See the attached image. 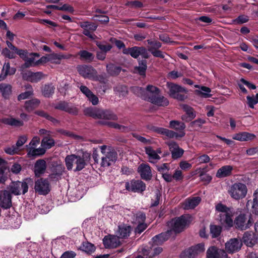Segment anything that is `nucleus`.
<instances>
[{
	"instance_id": "f257e3e1",
	"label": "nucleus",
	"mask_w": 258,
	"mask_h": 258,
	"mask_svg": "<svg viewBox=\"0 0 258 258\" xmlns=\"http://www.w3.org/2000/svg\"><path fill=\"white\" fill-rule=\"evenodd\" d=\"M91 159L90 154L87 152L83 153L82 155L71 154L67 155L65 158L66 167L69 170L73 169L74 165L76 168L74 171H80L84 168L89 163Z\"/></svg>"
},
{
	"instance_id": "f03ea898",
	"label": "nucleus",
	"mask_w": 258,
	"mask_h": 258,
	"mask_svg": "<svg viewBox=\"0 0 258 258\" xmlns=\"http://www.w3.org/2000/svg\"><path fill=\"white\" fill-rule=\"evenodd\" d=\"M218 220L223 225L231 227L233 225V217L234 212L230 208L221 204H218L215 207Z\"/></svg>"
},
{
	"instance_id": "7ed1b4c3",
	"label": "nucleus",
	"mask_w": 258,
	"mask_h": 258,
	"mask_svg": "<svg viewBox=\"0 0 258 258\" xmlns=\"http://www.w3.org/2000/svg\"><path fill=\"white\" fill-rule=\"evenodd\" d=\"M84 114L95 119L116 120L117 116L112 111L103 110L96 107H88L84 109Z\"/></svg>"
},
{
	"instance_id": "20e7f679",
	"label": "nucleus",
	"mask_w": 258,
	"mask_h": 258,
	"mask_svg": "<svg viewBox=\"0 0 258 258\" xmlns=\"http://www.w3.org/2000/svg\"><path fill=\"white\" fill-rule=\"evenodd\" d=\"M192 221L191 216L189 214H184L169 221L167 223V226L170 228V230L171 232L173 231L175 233H179L182 231Z\"/></svg>"
},
{
	"instance_id": "39448f33",
	"label": "nucleus",
	"mask_w": 258,
	"mask_h": 258,
	"mask_svg": "<svg viewBox=\"0 0 258 258\" xmlns=\"http://www.w3.org/2000/svg\"><path fill=\"white\" fill-rule=\"evenodd\" d=\"M100 149L103 156L101 157L100 165L103 167H107L115 163L117 158L116 151L106 145L100 147Z\"/></svg>"
},
{
	"instance_id": "423d86ee",
	"label": "nucleus",
	"mask_w": 258,
	"mask_h": 258,
	"mask_svg": "<svg viewBox=\"0 0 258 258\" xmlns=\"http://www.w3.org/2000/svg\"><path fill=\"white\" fill-rule=\"evenodd\" d=\"M166 86L171 97L179 101H183L187 98V91L185 88L171 82H167Z\"/></svg>"
},
{
	"instance_id": "0eeeda50",
	"label": "nucleus",
	"mask_w": 258,
	"mask_h": 258,
	"mask_svg": "<svg viewBox=\"0 0 258 258\" xmlns=\"http://www.w3.org/2000/svg\"><path fill=\"white\" fill-rule=\"evenodd\" d=\"M228 191L232 198L237 200L245 197L247 188L245 184L238 182L232 184Z\"/></svg>"
},
{
	"instance_id": "6e6552de",
	"label": "nucleus",
	"mask_w": 258,
	"mask_h": 258,
	"mask_svg": "<svg viewBox=\"0 0 258 258\" xmlns=\"http://www.w3.org/2000/svg\"><path fill=\"white\" fill-rule=\"evenodd\" d=\"M122 52L125 54H130L135 58H138L140 55L144 58H148L149 57L147 50L144 47L134 46L124 48Z\"/></svg>"
},
{
	"instance_id": "1a4fd4ad",
	"label": "nucleus",
	"mask_w": 258,
	"mask_h": 258,
	"mask_svg": "<svg viewBox=\"0 0 258 258\" xmlns=\"http://www.w3.org/2000/svg\"><path fill=\"white\" fill-rule=\"evenodd\" d=\"M77 70L79 74L85 78L91 80H97V72L91 66L86 64L80 65L77 67Z\"/></svg>"
},
{
	"instance_id": "9d476101",
	"label": "nucleus",
	"mask_w": 258,
	"mask_h": 258,
	"mask_svg": "<svg viewBox=\"0 0 258 258\" xmlns=\"http://www.w3.org/2000/svg\"><path fill=\"white\" fill-rule=\"evenodd\" d=\"M234 223L236 228L241 230H245L251 225L252 221L249 215L240 214L235 218Z\"/></svg>"
},
{
	"instance_id": "9b49d317",
	"label": "nucleus",
	"mask_w": 258,
	"mask_h": 258,
	"mask_svg": "<svg viewBox=\"0 0 258 258\" xmlns=\"http://www.w3.org/2000/svg\"><path fill=\"white\" fill-rule=\"evenodd\" d=\"M27 181H29V180L26 179L23 182L18 181L13 183L10 186L11 192L15 195H20L26 193L28 189Z\"/></svg>"
},
{
	"instance_id": "f8f14e48",
	"label": "nucleus",
	"mask_w": 258,
	"mask_h": 258,
	"mask_svg": "<svg viewBox=\"0 0 258 258\" xmlns=\"http://www.w3.org/2000/svg\"><path fill=\"white\" fill-rule=\"evenodd\" d=\"M204 250V244L200 243L184 251L181 254L180 257L181 258H195L196 255L203 252Z\"/></svg>"
},
{
	"instance_id": "ddd939ff",
	"label": "nucleus",
	"mask_w": 258,
	"mask_h": 258,
	"mask_svg": "<svg viewBox=\"0 0 258 258\" xmlns=\"http://www.w3.org/2000/svg\"><path fill=\"white\" fill-rule=\"evenodd\" d=\"M34 188L39 194L46 195L50 191L49 183L47 179L40 178L35 181Z\"/></svg>"
},
{
	"instance_id": "4468645a",
	"label": "nucleus",
	"mask_w": 258,
	"mask_h": 258,
	"mask_svg": "<svg viewBox=\"0 0 258 258\" xmlns=\"http://www.w3.org/2000/svg\"><path fill=\"white\" fill-rule=\"evenodd\" d=\"M80 26L83 29V34L89 37L92 39H95L96 36L92 34L91 33L95 31L97 28V26L95 24L86 21L81 22L80 23Z\"/></svg>"
},
{
	"instance_id": "2eb2a0df",
	"label": "nucleus",
	"mask_w": 258,
	"mask_h": 258,
	"mask_svg": "<svg viewBox=\"0 0 258 258\" xmlns=\"http://www.w3.org/2000/svg\"><path fill=\"white\" fill-rule=\"evenodd\" d=\"M145 100L159 106H166L169 104L168 99L159 94L154 96H148V97L145 98Z\"/></svg>"
},
{
	"instance_id": "dca6fc26",
	"label": "nucleus",
	"mask_w": 258,
	"mask_h": 258,
	"mask_svg": "<svg viewBox=\"0 0 258 258\" xmlns=\"http://www.w3.org/2000/svg\"><path fill=\"white\" fill-rule=\"evenodd\" d=\"M226 256L224 250L214 246L210 247L207 251V258H226Z\"/></svg>"
},
{
	"instance_id": "f3484780",
	"label": "nucleus",
	"mask_w": 258,
	"mask_h": 258,
	"mask_svg": "<svg viewBox=\"0 0 258 258\" xmlns=\"http://www.w3.org/2000/svg\"><path fill=\"white\" fill-rule=\"evenodd\" d=\"M138 171L142 179L149 180L151 179L152 174L150 166L145 163L140 165L138 168Z\"/></svg>"
},
{
	"instance_id": "a211bd4d",
	"label": "nucleus",
	"mask_w": 258,
	"mask_h": 258,
	"mask_svg": "<svg viewBox=\"0 0 258 258\" xmlns=\"http://www.w3.org/2000/svg\"><path fill=\"white\" fill-rule=\"evenodd\" d=\"M242 246V243L236 238L231 239L225 243V249L228 252L233 253L239 250Z\"/></svg>"
},
{
	"instance_id": "6ab92c4d",
	"label": "nucleus",
	"mask_w": 258,
	"mask_h": 258,
	"mask_svg": "<svg viewBox=\"0 0 258 258\" xmlns=\"http://www.w3.org/2000/svg\"><path fill=\"white\" fill-rule=\"evenodd\" d=\"M103 244L106 248H115L119 245L120 242L118 236H106L103 239Z\"/></svg>"
},
{
	"instance_id": "aec40b11",
	"label": "nucleus",
	"mask_w": 258,
	"mask_h": 258,
	"mask_svg": "<svg viewBox=\"0 0 258 258\" xmlns=\"http://www.w3.org/2000/svg\"><path fill=\"white\" fill-rule=\"evenodd\" d=\"M0 200V207L3 209H7L12 206V196L10 192L4 190L1 192Z\"/></svg>"
},
{
	"instance_id": "412c9836",
	"label": "nucleus",
	"mask_w": 258,
	"mask_h": 258,
	"mask_svg": "<svg viewBox=\"0 0 258 258\" xmlns=\"http://www.w3.org/2000/svg\"><path fill=\"white\" fill-rule=\"evenodd\" d=\"M126 188L134 192H142L145 190L146 184L141 180L132 181L130 184L127 183Z\"/></svg>"
},
{
	"instance_id": "4be33fe9",
	"label": "nucleus",
	"mask_w": 258,
	"mask_h": 258,
	"mask_svg": "<svg viewBox=\"0 0 258 258\" xmlns=\"http://www.w3.org/2000/svg\"><path fill=\"white\" fill-rule=\"evenodd\" d=\"M55 108L74 115H76L78 113V109L76 107L66 102H59L56 105Z\"/></svg>"
},
{
	"instance_id": "5701e85b",
	"label": "nucleus",
	"mask_w": 258,
	"mask_h": 258,
	"mask_svg": "<svg viewBox=\"0 0 258 258\" xmlns=\"http://www.w3.org/2000/svg\"><path fill=\"white\" fill-rule=\"evenodd\" d=\"M44 77V75L41 72L33 73L27 71L23 74V78L31 82L36 83L41 80Z\"/></svg>"
},
{
	"instance_id": "b1692460",
	"label": "nucleus",
	"mask_w": 258,
	"mask_h": 258,
	"mask_svg": "<svg viewBox=\"0 0 258 258\" xmlns=\"http://www.w3.org/2000/svg\"><path fill=\"white\" fill-rule=\"evenodd\" d=\"M169 150L172 154V157L176 159L180 158L183 154V150L180 148L177 143L171 142L168 143Z\"/></svg>"
},
{
	"instance_id": "393cba45",
	"label": "nucleus",
	"mask_w": 258,
	"mask_h": 258,
	"mask_svg": "<svg viewBox=\"0 0 258 258\" xmlns=\"http://www.w3.org/2000/svg\"><path fill=\"white\" fill-rule=\"evenodd\" d=\"M256 138L254 134L248 132H240L233 135L232 139L241 142H246L253 140Z\"/></svg>"
},
{
	"instance_id": "a878e982",
	"label": "nucleus",
	"mask_w": 258,
	"mask_h": 258,
	"mask_svg": "<svg viewBox=\"0 0 258 258\" xmlns=\"http://www.w3.org/2000/svg\"><path fill=\"white\" fill-rule=\"evenodd\" d=\"M99 124L102 125H107L108 126L117 129L119 131L123 132H127L131 130V128L129 126L120 125L117 123H114L111 121H108L106 120H102L98 121Z\"/></svg>"
},
{
	"instance_id": "bb28decb",
	"label": "nucleus",
	"mask_w": 258,
	"mask_h": 258,
	"mask_svg": "<svg viewBox=\"0 0 258 258\" xmlns=\"http://www.w3.org/2000/svg\"><path fill=\"white\" fill-rule=\"evenodd\" d=\"M162 251V248L161 247L159 246L155 247L153 245L152 247L144 248L142 250V253L144 256H147L150 258L159 254Z\"/></svg>"
},
{
	"instance_id": "cd10ccee",
	"label": "nucleus",
	"mask_w": 258,
	"mask_h": 258,
	"mask_svg": "<svg viewBox=\"0 0 258 258\" xmlns=\"http://www.w3.org/2000/svg\"><path fill=\"white\" fill-rule=\"evenodd\" d=\"M171 234V231L167 230L166 232L156 235L152 238V242L156 245L161 244L170 237Z\"/></svg>"
},
{
	"instance_id": "c85d7f7f",
	"label": "nucleus",
	"mask_w": 258,
	"mask_h": 258,
	"mask_svg": "<svg viewBox=\"0 0 258 258\" xmlns=\"http://www.w3.org/2000/svg\"><path fill=\"white\" fill-rule=\"evenodd\" d=\"M131 219H128L131 222L135 225H138L141 223L145 222L146 219V215L141 212H137L136 214L132 213L131 215Z\"/></svg>"
},
{
	"instance_id": "c756f323",
	"label": "nucleus",
	"mask_w": 258,
	"mask_h": 258,
	"mask_svg": "<svg viewBox=\"0 0 258 258\" xmlns=\"http://www.w3.org/2000/svg\"><path fill=\"white\" fill-rule=\"evenodd\" d=\"M145 149V152L148 156L149 161L150 163H155L160 159V156L151 147H146Z\"/></svg>"
},
{
	"instance_id": "7c9ffc66",
	"label": "nucleus",
	"mask_w": 258,
	"mask_h": 258,
	"mask_svg": "<svg viewBox=\"0 0 258 258\" xmlns=\"http://www.w3.org/2000/svg\"><path fill=\"white\" fill-rule=\"evenodd\" d=\"M243 242L247 246H252L256 242V238L252 232H246L242 237Z\"/></svg>"
},
{
	"instance_id": "2f4dec72",
	"label": "nucleus",
	"mask_w": 258,
	"mask_h": 258,
	"mask_svg": "<svg viewBox=\"0 0 258 258\" xmlns=\"http://www.w3.org/2000/svg\"><path fill=\"white\" fill-rule=\"evenodd\" d=\"M233 168L230 165H226L219 168L216 173V177L218 178H223L228 176L231 174Z\"/></svg>"
},
{
	"instance_id": "473e14b6",
	"label": "nucleus",
	"mask_w": 258,
	"mask_h": 258,
	"mask_svg": "<svg viewBox=\"0 0 258 258\" xmlns=\"http://www.w3.org/2000/svg\"><path fill=\"white\" fill-rule=\"evenodd\" d=\"M46 168V162L42 159L37 160L34 166V172L36 176H40L43 174Z\"/></svg>"
},
{
	"instance_id": "72a5a7b5",
	"label": "nucleus",
	"mask_w": 258,
	"mask_h": 258,
	"mask_svg": "<svg viewBox=\"0 0 258 258\" xmlns=\"http://www.w3.org/2000/svg\"><path fill=\"white\" fill-rule=\"evenodd\" d=\"M16 69L14 68H10L9 62H6L3 67L2 72L0 75V81L4 80L7 75H12L15 73Z\"/></svg>"
},
{
	"instance_id": "f704fd0d",
	"label": "nucleus",
	"mask_w": 258,
	"mask_h": 258,
	"mask_svg": "<svg viewBox=\"0 0 258 258\" xmlns=\"http://www.w3.org/2000/svg\"><path fill=\"white\" fill-rule=\"evenodd\" d=\"M201 198L199 197H193L187 199L184 203V209L188 210L195 208L201 202Z\"/></svg>"
},
{
	"instance_id": "c9c22d12",
	"label": "nucleus",
	"mask_w": 258,
	"mask_h": 258,
	"mask_svg": "<svg viewBox=\"0 0 258 258\" xmlns=\"http://www.w3.org/2000/svg\"><path fill=\"white\" fill-rule=\"evenodd\" d=\"M195 87L200 89V90H196L195 91L196 94L204 98H209L212 96V95L210 94L211 90L210 88L205 86H199V85H195Z\"/></svg>"
},
{
	"instance_id": "e433bc0d",
	"label": "nucleus",
	"mask_w": 258,
	"mask_h": 258,
	"mask_svg": "<svg viewBox=\"0 0 258 258\" xmlns=\"http://www.w3.org/2000/svg\"><path fill=\"white\" fill-rule=\"evenodd\" d=\"M131 231V227L130 226L122 225L118 226V237L119 238H125L129 236Z\"/></svg>"
},
{
	"instance_id": "4c0bfd02",
	"label": "nucleus",
	"mask_w": 258,
	"mask_h": 258,
	"mask_svg": "<svg viewBox=\"0 0 258 258\" xmlns=\"http://www.w3.org/2000/svg\"><path fill=\"white\" fill-rule=\"evenodd\" d=\"M34 56L39 57V55L38 53H31L29 57L27 56V58L25 60V62L24 64L22 66V68H27L37 65L36 63V61L35 59Z\"/></svg>"
},
{
	"instance_id": "58836bf2",
	"label": "nucleus",
	"mask_w": 258,
	"mask_h": 258,
	"mask_svg": "<svg viewBox=\"0 0 258 258\" xmlns=\"http://www.w3.org/2000/svg\"><path fill=\"white\" fill-rule=\"evenodd\" d=\"M40 101L37 99H33L25 102L24 107L28 112H31L37 107Z\"/></svg>"
},
{
	"instance_id": "ea45409f",
	"label": "nucleus",
	"mask_w": 258,
	"mask_h": 258,
	"mask_svg": "<svg viewBox=\"0 0 258 258\" xmlns=\"http://www.w3.org/2000/svg\"><path fill=\"white\" fill-rule=\"evenodd\" d=\"M115 94L119 97H124L127 95L128 90L127 87L123 85H118L114 89Z\"/></svg>"
},
{
	"instance_id": "a19ab883",
	"label": "nucleus",
	"mask_w": 258,
	"mask_h": 258,
	"mask_svg": "<svg viewBox=\"0 0 258 258\" xmlns=\"http://www.w3.org/2000/svg\"><path fill=\"white\" fill-rule=\"evenodd\" d=\"M0 92L5 98H8L12 92L11 86L4 83L0 84Z\"/></svg>"
},
{
	"instance_id": "79ce46f5",
	"label": "nucleus",
	"mask_w": 258,
	"mask_h": 258,
	"mask_svg": "<svg viewBox=\"0 0 258 258\" xmlns=\"http://www.w3.org/2000/svg\"><path fill=\"white\" fill-rule=\"evenodd\" d=\"M106 70L107 73L111 76L118 75L121 71V68L112 63L107 64Z\"/></svg>"
},
{
	"instance_id": "37998d69",
	"label": "nucleus",
	"mask_w": 258,
	"mask_h": 258,
	"mask_svg": "<svg viewBox=\"0 0 258 258\" xmlns=\"http://www.w3.org/2000/svg\"><path fill=\"white\" fill-rule=\"evenodd\" d=\"M2 121L5 124L15 126H20L23 124V121L13 118H4Z\"/></svg>"
},
{
	"instance_id": "c03bdc74",
	"label": "nucleus",
	"mask_w": 258,
	"mask_h": 258,
	"mask_svg": "<svg viewBox=\"0 0 258 258\" xmlns=\"http://www.w3.org/2000/svg\"><path fill=\"white\" fill-rule=\"evenodd\" d=\"M41 145L45 150L48 149L54 145V141L50 137L46 136L42 139Z\"/></svg>"
},
{
	"instance_id": "a18cd8bd",
	"label": "nucleus",
	"mask_w": 258,
	"mask_h": 258,
	"mask_svg": "<svg viewBox=\"0 0 258 258\" xmlns=\"http://www.w3.org/2000/svg\"><path fill=\"white\" fill-rule=\"evenodd\" d=\"M55 88L51 85H45L42 89V93L45 97H50L54 93Z\"/></svg>"
},
{
	"instance_id": "49530a36",
	"label": "nucleus",
	"mask_w": 258,
	"mask_h": 258,
	"mask_svg": "<svg viewBox=\"0 0 258 258\" xmlns=\"http://www.w3.org/2000/svg\"><path fill=\"white\" fill-rule=\"evenodd\" d=\"M155 131L159 134L164 135L170 138H174V137H177V134L176 133L166 128H164L162 127H157L155 129Z\"/></svg>"
},
{
	"instance_id": "de8ad7c7",
	"label": "nucleus",
	"mask_w": 258,
	"mask_h": 258,
	"mask_svg": "<svg viewBox=\"0 0 258 258\" xmlns=\"http://www.w3.org/2000/svg\"><path fill=\"white\" fill-rule=\"evenodd\" d=\"M132 90L136 95L141 97L145 100V98L148 97L147 95L145 89L138 86H134L132 88Z\"/></svg>"
},
{
	"instance_id": "09e8293b",
	"label": "nucleus",
	"mask_w": 258,
	"mask_h": 258,
	"mask_svg": "<svg viewBox=\"0 0 258 258\" xmlns=\"http://www.w3.org/2000/svg\"><path fill=\"white\" fill-rule=\"evenodd\" d=\"M45 152V150L43 148L34 149V148H31L27 153L28 157H35L44 154Z\"/></svg>"
},
{
	"instance_id": "8fccbe9b",
	"label": "nucleus",
	"mask_w": 258,
	"mask_h": 258,
	"mask_svg": "<svg viewBox=\"0 0 258 258\" xmlns=\"http://www.w3.org/2000/svg\"><path fill=\"white\" fill-rule=\"evenodd\" d=\"M147 61L146 60H140L139 62V66L135 68L140 75H145V72L147 70Z\"/></svg>"
},
{
	"instance_id": "3c124183",
	"label": "nucleus",
	"mask_w": 258,
	"mask_h": 258,
	"mask_svg": "<svg viewBox=\"0 0 258 258\" xmlns=\"http://www.w3.org/2000/svg\"><path fill=\"white\" fill-rule=\"evenodd\" d=\"M25 87L28 90L24 93H22L18 96V99L19 101L26 99L33 94V91L31 85H27L25 86Z\"/></svg>"
},
{
	"instance_id": "603ef678",
	"label": "nucleus",
	"mask_w": 258,
	"mask_h": 258,
	"mask_svg": "<svg viewBox=\"0 0 258 258\" xmlns=\"http://www.w3.org/2000/svg\"><path fill=\"white\" fill-rule=\"evenodd\" d=\"M251 208L252 213L258 215V188L253 193V199Z\"/></svg>"
},
{
	"instance_id": "864d4df0",
	"label": "nucleus",
	"mask_w": 258,
	"mask_h": 258,
	"mask_svg": "<svg viewBox=\"0 0 258 258\" xmlns=\"http://www.w3.org/2000/svg\"><path fill=\"white\" fill-rule=\"evenodd\" d=\"M79 55L80 56L81 59L88 62L92 61L94 59L93 54L87 50H81L79 52Z\"/></svg>"
},
{
	"instance_id": "5fc2aeb1",
	"label": "nucleus",
	"mask_w": 258,
	"mask_h": 258,
	"mask_svg": "<svg viewBox=\"0 0 258 258\" xmlns=\"http://www.w3.org/2000/svg\"><path fill=\"white\" fill-rule=\"evenodd\" d=\"M170 127L176 131H182L185 128V125L182 122L172 120L170 122Z\"/></svg>"
},
{
	"instance_id": "6e6d98bb",
	"label": "nucleus",
	"mask_w": 258,
	"mask_h": 258,
	"mask_svg": "<svg viewBox=\"0 0 258 258\" xmlns=\"http://www.w3.org/2000/svg\"><path fill=\"white\" fill-rule=\"evenodd\" d=\"M145 91L147 96L158 95L160 93V90L157 87L151 85H148Z\"/></svg>"
},
{
	"instance_id": "4d7b16f0",
	"label": "nucleus",
	"mask_w": 258,
	"mask_h": 258,
	"mask_svg": "<svg viewBox=\"0 0 258 258\" xmlns=\"http://www.w3.org/2000/svg\"><path fill=\"white\" fill-rule=\"evenodd\" d=\"M222 228L220 226L211 225L210 226V233L213 238L219 236L221 232Z\"/></svg>"
},
{
	"instance_id": "13d9d810",
	"label": "nucleus",
	"mask_w": 258,
	"mask_h": 258,
	"mask_svg": "<svg viewBox=\"0 0 258 258\" xmlns=\"http://www.w3.org/2000/svg\"><path fill=\"white\" fill-rule=\"evenodd\" d=\"M148 44L150 46L148 48V50L151 52L152 50H155L160 48L162 45L161 43L157 40H148Z\"/></svg>"
},
{
	"instance_id": "bf43d9fd",
	"label": "nucleus",
	"mask_w": 258,
	"mask_h": 258,
	"mask_svg": "<svg viewBox=\"0 0 258 258\" xmlns=\"http://www.w3.org/2000/svg\"><path fill=\"white\" fill-rule=\"evenodd\" d=\"M246 99L248 106L250 108H253L254 105L258 103V93L255 96H247Z\"/></svg>"
},
{
	"instance_id": "052dcab7",
	"label": "nucleus",
	"mask_w": 258,
	"mask_h": 258,
	"mask_svg": "<svg viewBox=\"0 0 258 258\" xmlns=\"http://www.w3.org/2000/svg\"><path fill=\"white\" fill-rule=\"evenodd\" d=\"M96 45L102 51L105 53L109 51L112 48V46L109 44L97 42Z\"/></svg>"
},
{
	"instance_id": "680f3d73",
	"label": "nucleus",
	"mask_w": 258,
	"mask_h": 258,
	"mask_svg": "<svg viewBox=\"0 0 258 258\" xmlns=\"http://www.w3.org/2000/svg\"><path fill=\"white\" fill-rule=\"evenodd\" d=\"M157 170L161 173L163 174L169 171L170 167L168 163H163L161 165L156 166Z\"/></svg>"
},
{
	"instance_id": "e2e57ef3",
	"label": "nucleus",
	"mask_w": 258,
	"mask_h": 258,
	"mask_svg": "<svg viewBox=\"0 0 258 258\" xmlns=\"http://www.w3.org/2000/svg\"><path fill=\"white\" fill-rule=\"evenodd\" d=\"M183 108L190 118L192 119L196 117V114L194 113L192 108L187 105H183Z\"/></svg>"
},
{
	"instance_id": "0e129e2a",
	"label": "nucleus",
	"mask_w": 258,
	"mask_h": 258,
	"mask_svg": "<svg viewBox=\"0 0 258 258\" xmlns=\"http://www.w3.org/2000/svg\"><path fill=\"white\" fill-rule=\"evenodd\" d=\"M248 20V17L247 16L240 15L234 20L233 22L236 24H241L247 22Z\"/></svg>"
},
{
	"instance_id": "69168bd1",
	"label": "nucleus",
	"mask_w": 258,
	"mask_h": 258,
	"mask_svg": "<svg viewBox=\"0 0 258 258\" xmlns=\"http://www.w3.org/2000/svg\"><path fill=\"white\" fill-rule=\"evenodd\" d=\"M5 152L10 155H14L19 152V149L16 145H13L12 147H8L4 149Z\"/></svg>"
},
{
	"instance_id": "338daca9",
	"label": "nucleus",
	"mask_w": 258,
	"mask_h": 258,
	"mask_svg": "<svg viewBox=\"0 0 258 258\" xmlns=\"http://www.w3.org/2000/svg\"><path fill=\"white\" fill-rule=\"evenodd\" d=\"M133 136L138 141H140L144 144L148 145L151 143V141L149 139H146L136 134H133Z\"/></svg>"
},
{
	"instance_id": "774afa93",
	"label": "nucleus",
	"mask_w": 258,
	"mask_h": 258,
	"mask_svg": "<svg viewBox=\"0 0 258 258\" xmlns=\"http://www.w3.org/2000/svg\"><path fill=\"white\" fill-rule=\"evenodd\" d=\"M197 160L200 164L207 163L210 161V158L206 154H203L197 158Z\"/></svg>"
}]
</instances>
